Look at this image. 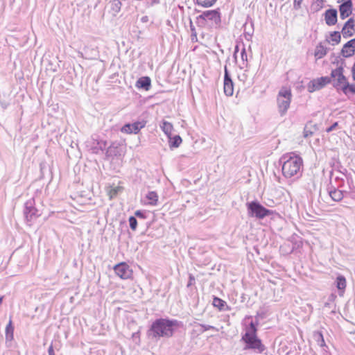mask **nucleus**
Returning <instances> with one entry per match:
<instances>
[{"mask_svg":"<svg viewBox=\"0 0 355 355\" xmlns=\"http://www.w3.org/2000/svg\"><path fill=\"white\" fill-rule=\"evenodd\" d=\"M238 79L239 81L243 83H245L248 80L247 70H245L241 73L238 74Z\"/></svg>","mask_w":355,"mask_h":355,"instance_id":"obj_35","label":"nucleus"},{"mask_svg":"<svg viewBox=\"0 0 355 355\" xmlns=\"http://www.w3.org/2000/svg\"><path fill=\"white\" fill-rule=\"evenodd\" d=\"M329 196L331 197L332 200L335 202H340L343 200L344 195L343 191L336 189L333 186H330L327 188Z\"/></svg>","mask_w":355,"mask_h":355,"instance_id":"obj_17","label":"nucleus"},{"mask_svg":"<svg viewBox=\"0 0 355 355\" xmlns=\"http://www.w3.org/2000/svg\"><path fill=\"white\" fill-rule=\"evenodd\" d=\"M199 325L202 328V331H206L211 329H215V327L211 325L205 324H199Z\"/></svg>","mask_w":355,"mask_h":355,"instance_id":"obj_38","label":"nucleus"},{"mask_svg":"<svg viewBox=\"0 0 355 355\" xmlns=\"http://www.w3.org/2000/svg\"><path fill=\"white\" fill-rule=\"evenodd\" d=\"M217 0H196V3L205 8L212 6Z\"/></svg>","mask_w":355,"mask_h":355,"instance_id":"obj_32","label":"nucleus"},{"mask_svg":"<svg viewBox=\"0 0 355 355\" xmlns=\"http://www.w3.org/2000/svg\"><path fill=\"white\" fill-rule=\"evenodd\" d=\"M182 322L168 318L156 319L151 324L148 334L154 338H171L174 334L173 327H179Z\"/></svg>","mask_w":355,"mask_h":355,"instance_id":"obj_1","label":"nucleus"},{"mask_svg":"<svg viewBox=\"0 0 355 355\" xmlns=\"http://www.w3.org/2000/svg\"><path fill=\"white\" fill-rule=\"evenodd\" d=\"M146 198L149 200L148 204L156 205L158 200V196L155 191H150L146 195Z\"/></svg>","mask_w":355,"mask_h":355,"instance_id":"obj_28","label":"nucleus"},{"mask_svg":"<svg viewBox=\"0 0 355 355\" xmlns=\"http://www.w3.org/2000/svg\"><path fill=\"white\" fill-rule=\"evenodd\" d=\"M352 0L345 1L339 6L340 17L341 19L347 18L352 13Z\"/></svg>","mask_w":355,"mask_h":355,"instance_id":"obj_14","label":"nucleus"},{"mask_svg":"<svg viewBox=\"0 0 355 355\" xmlns=\"http://www.w3.org/2000/svg\"><path fill=\"white\" fill-rule=\"evenodd\" d=\"M14 328L12 326V322L10 320L9 323L6 327V337L7 340H12L13 338Z\"/></svg>","mask_w":355,"mask_h":355,"instance_id":"obj_30","label":"nucleus"},{"mask_svg":"<svg viewBox=\"0 0 355 355\" xmlns=\"http://www.w3.org/2000/svg\"><path fill=\"white\" fill-rule=\"evenodd\" d=\"M335 285L338 290L340 296H343L346 288V279L343 275H338L335 281Z\"/></svg>","mask_w":355,"mask_h":355,"instance_id":"obj_19","label":"nucleus"},{"mask_svg":"<svg viewBox=\"0 0 355 355\" xmlns=\"http://www.w3.org/2000/svg\"><path fill=\"white\" fill-rule=\"evenodd\" d=\"M336 298V295L334 293L331 294L328 297V302L324 304L325 306H330L331 303H333Z\"/></svg>","mask_w":355,"mask_h":355,"instance_id":"obj_37","label":"nucleus"},{"mask_svg":"<svg viewBox=\"0 0 355 355\" xmlns=\"http://www.w3.org/2000/svg\"><path fill=\"white\" fill-rule=\"evenodd\" d=\"M160 128L163 130V132L167 135L168 137L172 135V131L173 130V126L172 123L168 122L166 121H163L160 125Z\"/></svg>","mask_w":355,"mask_h":355,"instance_id":"obj_23","label":"nucleus"},{"mask_svg":"<svg viewBox=\"0 0 355 355\" xmlns=\"http://www.w3.org/2000/svg\"><path fill=\"white\" fill-rule=\"evenodd\" d=\"M303 0H294L293 7L295 10H299L301 8V4Z\"/></svg>","mask_w":355,"mask_h":355,"instance_id":"obj_39","label":"nucleus"},{"mask_svg":"<svg viewBox=\"0 0 355 355\" xmlns=\"http://www.w3.org/2000/svg\"><path fill=\"white\" fill-rule=\"evenodd\" d=\"M279 162L282 164L283 175L286 178L298 176L301 173L303 165L302 158L295 153H289L283 155Z\"/></svg>","mask_w":355,"mask_h":355,"instance_id":"obj_2","label":"nucleus"},{"mask_svg":"<svg viewBox=\"0 0 355 355\" xmlns=\"http://www.w3.org/2000/svg\"><path fill=\"white\" fill-rule=\"evenodd\" d=\"M241 60H242L243 64H245V62H247V61H248V55H247V53H246V51H245V48H243V49L241 50ZM247 66H248V64L246 63L245 64V67H247Z\"/></svg>","mask_w":355,"mask_h":355,"instance_id":"obj_36","label":"nucleus"},{"mask_svg":"<svg viewBox=\"0 0 355 355\" xmlns=\"http://www.w3.org/2000/svg\"><path fill=\"white\" fill-rule=\"evenodd\" d=\"M220 13L217 10H209L202 12L196 17V23L199 27L212 28L220 26Z\"/></svg>","mask_w":355,"mask_h":355,"instance_id":"obj_4","label":"nucleus"},{"mask_svg":"<svg viewBox=\"0 0 355 355\" xmlns=\"http://www.w3.org/2000/svg\"><path fill=\"white\" fill-rule=\"evenodd\" d=\"M341 33L345 38L352 37L355 34V20L349 18L344 24Z\"/></svg>","mask_w":355,"mask_h":355,"instance_id":"obj_13","label":"nucleus"},{"mask_svg":"<svg viewBox=\"0 0 355 355\" xmlns=\"http://www.w3.org/2000/svg\"><path fill=\"white\" fill-rule=\"evenodd\" d=\"M135 216L141 221L147 218V212L145 210H137L135 212Z\"/></svg>","mask_w":355,"mask_h":355,"instance_id":"obj_33","label":"nucleus"},{"mask_svg":"<svg viewBox=\"0 0 355 355\" xmlns=\"http://www.w3.org/2000/svg\"><path fill=\"white\" fill-rule=\"evenodd\" d=\"M105 154L107 157H115L119 155L120 152L118 146L112 144L107 148Z\"/></svg>","mask_w":355,"mask_h":355,"instance_id":"obj_25","label":"nucleus"},{"mask_svg":"<svg viewBox=\"0 0 355 355\" xmlns=\"http://www.w3.org/2000/svg\"><path fill=\"white\" fill-rule=\"evenodd\" d=\"M246 206L248 216L250 217L263 219L273 214V211L266 209L257 200L247 202Z\"/></svg>","mask_w":355,"mask_h":355,"instance_id":"obj_5","label":"nucleus"},{"mask_svg":"<svg viewBox=\"0 0 355 355\" xmlns=\"http://www.w3.org/2000/svg\"><path fill=\"white\" fill-rule=\"evenodd\" d=\"M111 9L115 13H119L121 11L122 3L119 0H112L110 1Z\"/></svg>","mask_w":355,"mask_h":355,"instance_id":"obj_29","label":"nucleus"},{"mask_svg":"<svg viewBox=\"0 0 355 355\" xmlns=\"http://www.w3.org/2000/svg\"><path fill=\"white\" fill-rule=\"evenodd\" d=\"M48 354L49 355H55L54 349L52 345H51L48 349Z\"/></svg>","mask_w":355,"mask_h":355,"instance_id":"obj_44","label":"nucleus"},{"mask_svg":"<svg viewBox=\"0 0 355 355\" xmlns=\"http://www.w3.org/2000/svg\"><path fill=\"white\" fill-rule=\"evenodd\" d=\"M3 298V296H1V297H0V304H1V302H2Z\"/></svg>","mask_w":355,"mask_h":355,"instance_id":"obj_49","label":"nucleus"},{"mask_svg":"<svg viewBox=\"0 0 355 355\" xmlns=\"http://www.w3.org/2000/svg\"><path fill=\"white\" fill-rule=\"evenodd\" d=\"M114 270L116 275L123 279H130L132 276V270L130 269V266L124 262L116 264L114 267Z\"/></svg>","mask_w":355,"mask_h":355,"instance_id":"obj_10","label":"nucleus"},{"mask_svg":"<svg viewBox=\"0 0 355 355\" xmlns=\"http://www.w3.org/2000/svg\"><path fill=\"white\" fill-rule=\"evenodd\" d=\"M331 83V78L322 76L311 80L307 85V90L310 93L322 89L327 84Z\"/></svg>","mask_w":355,"mask_h":355,"instance_id":"obj_9","label":"nucleus"},{"mask_svg":"<svg viewBox=\"0 0 355 355\" xmlns=\"http://www.w3.org/2000/svg\"><path fill=\"white\" fill-rule=\"evenodd\" d=\"M169 139V146L171 148H178L181 144L182 140L180 136L175 135L174 137L170 136Z\"/></svg>","mask_w":355,"mask_h":355,"instance_id":"obj_24","label":"nucleus"},{"mask_svg":"<svg viewBox=\"0 0 355 355\" xmlns=\"http://www.w3.org/2000/svg\"><path fill=\"white\" fill-rule=\"evenodd\" d=\"M313 338L319 346H320V347L326 346L325 341H324V339L322 332H320V331L314 332Z\"/></svg>","mask_w":355,"mask_h":355,"instance_id":"obj_26","label":"nucleus"},{"mask_svg":"<svg viewBox=\"0 0 355 355\" xmlns=\"http://www.w3.org/2000/svg\"><path fill=\"white\" fill-rule=\"evenodd\" d=\"M313 135V132L311 130H306V128L304 130V137L305 138L309 137Z\"/></svg>","mask_w":355,"mask_h":355,"instance_id":"obj_42","label":"nucleus"},{"mask_svg":"<svg viewBox=\"0 0 355 355\" xmlns=\"http://www.w3.org/2000/svg\"><path fill=\"white\" fill-rule=\"evenodd\" d=\"M238 51H239V46L236 45L235 46L234 53V57L236 60V53H237Z\"/></svg>","mask_w":355,"mask_h":355,"instance_id":"obj_45","label":"nucleus"},{"mask_svg":"<svg viewBox=\"0 0 355 355\" xmlns=\"http://www.w3.org/2000/svg\"><path fill=\"white\" fill-rule=\"evenodd\" d=\"M24 214L29 225L37 217L41 216L42 211L35 206L34 199H30L25 203Z\"/></svg>","mask_w":355,"mask_h":355,"instance_id":"obj_7","label":"nucleus"},{"mask_svg":"<svg viewBox=\"0 0 355 355\" xmlns=\"http://www.w3.org/2000/svg\"><path fill=\"white\" fill-rule=\"evenodd\" d=\"M340 89L345 94H347L348 92H351L355 94V84L351 85L348 83V81H347L345 84L341 87Z\"/></svg>","mask_w":355,"mask_h":355,"instance_id":"obj_27","label":"nucleus"},{"mask_svg":"<svg viewBox=\"0 0 355 355\" xmlns=\"http://www.w3.org/2000/svg\"><path fill=\"white\" fill-rule=\"evenodd\" d=\"M212 304L214 306L218 308L220 311L230 309L224 300L217 297H214Z\"/></svg>","mask_w":355,"mask_h":355,"instance_id":"obj_20","label":"nucleus"},{"mask_svg":"<svg viewBox=\"0 0 355 355\" xmlns=\"http://www.w3.org/2000/svg\"><path fill=\"white\" fill-rule=\"evenodd\" d=\"M292 94L290 89L282 87L277 95V102L278 112L281 116H283L287 112L291 102Z\"/></svg>","mask_w":355,"mask_h":355,"instance_id":"obj_6","label":"nucleus"},{"mask_svg":"<svg viewBox=\"0 0 355 355\" xmlns=\"http://www.w3.org/2000/svg\"><path fill=\"white\" fill-rule=\"evenodd\" d=\"M330 38L331 42H334L332 44L333 45L339 44L341 40L340 33L338 31H334L331 33Z\"/></svg>","mask_w":355,"mask_h":355,"instance_id":"obj_31","label":"nucleus"},{"mask_svg":"<svg viewBox=\"0 0 355 355\" xmlns=\"http://www.w3.org/2000/svg\"><path fill=\"white\" fill-rule=\"evenodd\" d=\"M146 125V121H136L133 123H126L121 129L122 132L127 134H137L140 130L144 128Z\"/></svg>","mask_w":355,"mask_h":355,"instance_id":"obj_11","label":"nucleus"},{"mask_svg":"<svg viewBox=\"0 0 355 355\" xmlns=\"http://www.w3.org/2000/svg\"><path fill=\"white\" fill-rule=\"evenodd\" d=\"M128 221H129V225H130V229L133 231H135L137 230V225H138V221H137V219L136 218V217L135 216H130Z\"/></svg>","mask_w":355,"mask_h":355,"instance_id":"obj_34","label":"nucleus"},{"mask_svg":"<svg viewBox=\"0 0 355 355\" xmlns=\"http://www.w3.org/2000/svg\"><path fill=\"white\" fill-rule=\"evenodd\" d=\"M190 24H191V31L192 32V35H191V40H194V37L196 38L197 35H196V31H195V28L194 26H193L192 24V21H190Z\"/></svg>","mask_w":355,"mask_h":355,"instance_id":"obj_41","label":"nucleus"},{"mask_svg":"<svg viewBox=\"0 0 355 355\" xmlns=\"http://www.w3.org/2000/svg\"><path fill=\"white\" fill-rule=\"evenodd\" d=\"M118 190H119L118 188L111 189V191L110 192V197L113 198L114 196H116L117 193H118Z\"/></svg>","mask_w":355,"mask_h":355,"instance_id":"obj_43","label":"nucleus"},{"mask_svg":"<svg viewBox=\"0 0 355 355\" xmlns=\"http://www.w3.org/2000/svg\"><path fill=\"white\" fill-rule=\"evenodd\" d=\"M1 105L3 107V108L6 109L7 107V104L6 103L1 102Z\"/></svg>","mask_w":355,"mask_h":355,"instance_id":"obj_47","label":"nucleus"},{"mask_svg":"<svg viewBox=\"0 0 355 355\" xmlns=\"http://www.w3.org/2000/svg\"><path fill=\"white\" fill-rule=\"evenodd\" d=\"M135 85L137 88L148 91L151 87V80L148 76H143L137 80Z\"/></svg>","mask_w":355,"mask_h":355,"instance_id":"obj_18","label":"nucleus"},{"mask_svg":"<svg viewBox=\"0 0 355 355\" xmlns=\"http://www.w3.org/2000/svg\"><path fill=\"white\" fill-rule=\"evenodd\" d=\"M338 125V123L334 122L331 126H329V128H327L326 132H330L333 131L334 130H335L337 128Z\"/></svg>","mask_w":355,"mask_h":355,"instance_id":"obj_40","label":"nucleus"},{"mask_svg":"<svg viewBox=\"0 0 355 355\" xmlns=\"http://www.w3.org/2000/svg\"><path fill=\"white\" fill-rule=\"evenodd\" d=\"M192 281H194V277L191 275L189 277V282L188 284V286L192 284Z\"/></svg>","mask_w":355,"mask_h":355,"instance_id":"obj_46","label":"nucleus"},{"mask_svg":"<svg viewBox=\"0 0 355 355\" xmlns=\"http://www.w3.org/2000/svg\"><path fill=\"white\" fill-rule=\"evenodd\" d=\"M107 141L103 140L96 141L93 143L92 147V153H98L99 150H104L107 147Z\"/></svg>","mask_w":355,"mask_h":355,"instance_id":"obj_22","label":"nucleus"},{"mask_svg":"<svg viewBox=\"0 0 355 355\" xmlns=\"http://www.w3.org/2000/svg\"><path fill=\"white\" fill-rule=\"evenodd\" d=\"M257 331L256 324L252 321L241 338V342L244 343L243 350H252L261 354L266 349L261 340L257 337Z\"/></svg>","mask_w":355,"mask_h":355,"instance_id":"obj_3","label":"nucleus"},{"mask_svg":"<svg viewBox=\"0 0 355 355\" xmlns=\"http://www.w3.org/2000/svg\"><path fill=\"white\" fill-rule=\"evenodd\" d=\"M344 69L342 65L333 69L331 72V83L334 88L337 90L341 89V87L347 81V78L343 74Z\"/></svg>","mask_w":355,"mask_h":355,"instance_id":"obj_8","label":"nucleus"},{"mask_svg":"<svg viewBox=\"0 0 355 355\" xmlns=\"http://www.w3.org/2000/svg\"><path fill=\"white\" fill-rule=\"evenodd\" d=\"M325 23L328 26H334L337 23L338 12L335 8H330L324 12Z\"/></svg>","mask_w":355,"mask_h":355,"instance_id":"obj_16","label":"nucleus"},{"mask_svg":"<svg viewBox=\"0 0 355 355\" xmlns=\"http://www.w3.org/2000/svg\"><path fill=\"white\" fill-rule=\"evenodd\" d=\"M224 93L227 96H232L234 93V83L226 66L224 71Z\"/></svg>","mask_w":355,"mask_h":355,"instance_id":"obj_12","label":"nucleus"},{"mask_svg":"<svg viewBox=\"0 0 355 355\" xmlns=\"http://www.w3.org/2000/svg\"><path fill=\"white\" fill-rule=\"evenodd\" d=\"M355 53V38L345 43L340 51V55L344 58H349Z\"/></svg>","mask_w":355,"mask_h":355,"instance_id":"obj_15","label":"nucleus"},{"mask_svg":"<svg viewBox=\"0 0 355 355\" xmlns=\"http://www.w3.org/2000/svg\"><path fill=\"white\" fill-rule=\"evenodd\" d=\"M327 53V48L322 45V43L318 44L315 50L314 55L317 59H321Z\"/></svg>","mask_w":355,"mask_h":355,"instance_id":"obj_21","label":"nucleus"},{"mask_svg":"<svg viewBox=\"0 0 355 355\" xmlns=\"http://www.w3.org/2000/svg\"><path fill=\"white\" fill-rule=\"evenodd\" d=\"M322 2H323V0H316L315 1V3H318V6H320L319 3H322Z\"/></svg>","mask_w":355,"mask_h":355,"instance_id":"obj_48","label":"nucleus"}]
</instances>
